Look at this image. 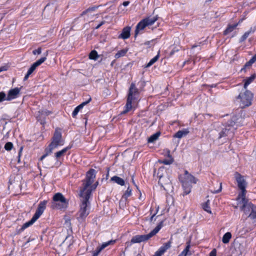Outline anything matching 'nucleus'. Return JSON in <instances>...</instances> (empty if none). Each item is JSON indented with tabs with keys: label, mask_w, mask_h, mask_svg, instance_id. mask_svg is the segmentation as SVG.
Segmentation results:
<instances>
[{
	"label": "nucleus",
	"mask_w": 256,
	"mask_h": 256,
	"mask_svg": "<svg viewBox=\"0 0 256 256\" xmlns=\"http://www.w3.org/2000/svg\"><path fill=\"white\" fill-rule=\"evenodd\" d=\"M115 242V240H110L108 242L103 243L102 246L97 248L96 250L94 252L92 256H98L99 253L107 246L110 244H112Z\"/></svg>",
	"instance_id": "nucleus-16"
},
{
	"label": "nucleus",
	"mask_w": 256,
	"mask_h": 256,
	"mask_svg": "<svg viewBox=\"0 0 256 256\" xmlns=\"http://www.w3.org/2000/svg\"><path fill=\"white\" fill-rule=\"evenodd\" d=\"M47 152H46V154H44L43 155L41 158H40V160H42L47 155L49 152V150H47Z\"/></svg>",
	"instance_id": "nucleus-57"
},
{
	"label": "nucleus",
	"mask_w": 256,
	"mask_h": 256,
	"mask_svg": "<svg viewBox=\"0 0 256 256\" xmlns=\"http://www.w3.org/2000/svg\"><path fill=\"white\" fill-rule=\"evenodd\" d=\"M128 49H123V50H122L120 51H118L116 54H115V56L114 57L116 58H120V57H122V56H124L126 54V52H128Z\"/></svg>",
	"instance_id": "nucleus-35"
},
{
	"label": "nucleus",
	"mask_w": 256,
	"mask_h": 256,
	"mask_svg": "<svg viewBox=\"0 0 256 256\" xmlns=\"http://www.w3.org/2000/svg\"><path fill=\"white\" fill-rule=\"evenodd\" d=\"M7 70V67L6 66H2L0 67V72L2 71H5Z\"/></svg>",
	"instance_id": "nucleus-53"
},
{
	"label": "nucleus",
	"mask_w": 256,
	"mask_h": 256,
	"mask_svg": "<svg viewBox=\"0 0 256 256\" xmlns=\"http://www.w3.org/2000/svg\"><path fill=\"white\" fill-rule=\"evenodd\" d=\"M236 117H233L232 119L228 122L225 128L219 133L218 138H222L228 135H232L234 130L237 128V124H236Z\"/></svg>",
	"instance_id": "nucleus-6"
},
{
	"label": "nucleus",
	"mask_w": 256,
	"mask_h": 256,
	"mask_svg": "<svg viewBox=\"0 0 256 256\" xmlns=\"http://www.w3.org/2000/svg\"><path fill=\"white\" fill-rule=\"evenodd\" d=\"M91 100V98H90L88 100L82 102L81 104L76 106L72 112V116L74 117L78 114L80 110L84 106L89 103Z\"/></svg>",
	"instance_id": "nucleus-20"
},
{
	"label": "nucleus",
	"mask_w": 256,
	"mask_h": 256,
	"mask_svg": "<svg viewBox=\"0 0 256 256\" xmlns=\"http://www.w3.org/2000/svg\"><path fill=\"white\" fill-rule=\"evenodd\" d=\"M158 20V16H154L153 17H148L143 20L146 24L148 25H152V24L156 20Z\"/></svg>",
	"instance_id": "nucleus-27"
},
{
	"label": "nucleus",
	"mask_w": 256,
	"mask_h": 256,
	"mask_svg": "<svg viewBox=\"0 0 256 256\" xmlns=\"http://www.w3.org/2000/svg\"><path fill=\"white\" fill-rule=\"evenodd\" d=\"M256 224L246 226L245 227H244L242 230H240V232L242 234H244L252 230L254 228Z\"/></svg>",
	"instance_id": "nucleus-26"
},
{
	"label": "nucleus",
	"mask_w": 256,
	"mask_h": 256,
	"mask_svg": "<svg viewBox=\"0 0 256 256\" xmlns=\"http://www.w3.org/2000/svg\"><path fill=\"white\" fill-rule=\"evenodd\" d=\"M50 114H51V112L48 110H39L36 116L38 120L42 124H44L46 122V116L49 115Z\"/></svg>",
	"instance_id": "nucleus-14"
},
{
	"label": "nucleus",
	"mask_w": 256,
	"mask_h": 256,
	"mask_svg": "<svg viewBox=\"0 0 256 256\" xmlns=\"http://www.w3.org/2000/svg\"><path fill=\"white\" fill-rule=\"evenodd\" d=\"M222 183H220L218 188L217 190H211V192H212L214 194L218 193L222 190Z\"/></svg>",
	"instance_id": "nucleus-48"
},
{
	"label": "nucleus",
	"mask_w": 256,
	"mask_h": 256,
	"mask_svg": "<svg viewBox=\"0 0 256 256\" xmlns=\"http://www.w3.org/2000/svg\"><path fill=\"white\" fill-rule=\"evenodd\" d=\"M13 147V144L11 142H8L4 146V148L6 150H10Z\"/></svg>",
	"instance_id": "nucleus-45"
},
{
	"label": "nucleus",
	"mask_w": 256,
	"mask_h": 256,
	"mask_svg": "<svg viewBox=\"0 0 256 256\" xmlns=\"http://www.w3.org/2000/svg\"><path fill=\"white\" fill-rule=\"evenodd\" d=\"M210 205V200H208L204 204H202V208L203 209L207 212H208L211 214L212 212L210 209V207L209 206Z\"/></svg>",
	"instance_id": "nucleus-38"
},
{
	"label": "nucleus",
	"mask_w": 256,
	"mask_h": 256,
	"mask_svg": "<svg viewBox=\"0 0 256 256\" xmlns=\"http://www.w3.org/2000/svg\"><path fill=\"white\" fill-rule=\"evenodd\" d=\"M96 7H92V8H89L87 9L86 11L84 12H82V14H86V13L87 12H89V11H90V10H92V11L94 10H96Z\"/></svg>",
	"instance_id": "nucleus-51"
},
{
	"label": "nucleus",
	"mask_w": 256,
	"mask_h": 256,
	"mask_svg": "<svg viewBox=\"0 0 256 256\" xmlns=\"http://www.w3.org/2000/svg\"><path fill=\"white\" fill-rule=\"evenodd\" d=\"M132 194V189L128 187L127 190L126 191L122 197L126 199L128 197H129Z\"/></svg>",
	"instance_id": "nucleus-43"
},
{
	"label": "nucleus",
	"mask_w": 256,
	"mask_h": 256,
	"mask_svg": "<svg viewBox=\"0 0 256 256\" xmlns=\"http://www.w3.org/2000/svg\"><path fill=\"white\" fill-rule=\"evenodd\" d=\"M20 88H15L10 90L8 94L6 100L10 101L16 98L20 94Z\"/></svg>",
	"instance_id": "nucleus-13"
},
{
	"label": "nucleus",
	"mask_w": 256,
	"mask_h": 256,
	"mask_svg": "<svg viewBox=\"0 0 256 256\" xmlns=\"http://www.w3.org/2000/svg\"><path fill=\"white\" fill-rule=\"evenodd\" d=\"M98 184V182H96V184L95 186H94V189H95L96 188V187L97 186V185Z\"/></svg>",
	"instance_id": "nucleus-63"
},
{
	"label": "nucleus",
	"mask_w": 256,
	"mask_h": 256,
	"mask_svg": "<svg viewBox=\"0 0 256 256\" xmlns=\"http://www.w3.org/2000/svg\"><path fill=\"white\" fill-rule=\"evenodd\" d=\"M96 178V171L94 169L90 170L86 173V178L84 180L83 188L80 190V192L85 193L86 190H92L88 188L94 182Z\"/></svg>",
	"instance_id": "nucleus-8"
},
{
	"label": "nucleus",
	"mask_w": 256,
	"mask_h": 256,
	"mask_svg": "<svg viewBox=\"0 0 256 256\" xmlns=\"http://www.w3.org/2000/svg\"><path fill=\"white\" fill-rule=\"evenodd\" d=\"M68 149H69V148L68 147H67V148H66L62 149V150H61L59 152H56L55 154V156L57 158H60V156H62L67 152V150Z\"/></svg>",
	"instance_id": "nucleus-37"
},
{
	"label": "nucleus",
	"mask_w": 256,
	"mask_h": 256,
	"mask_svg": "<svg viewBox=\"0 0 256 256\" xmlns=\"http://www.w3.org/2000/svg\"><path fill=\"white\" fill-rule=\"evenodd\" d=\"M156 215V214H152V216L150 218V222H152L153 220H154V221L156 220V218H155Z\"/></svg>",
	"instance_id": "nucleus-54"
},
{
	"label": "nucleus",
	"mask_w": 256,
	"mask_h": 256,
	"mask_svg": "<svg viewBox=\"0 0 256 256\" xmlns=\"http://www.w3.org/2000/svg\"><path fill=\"white\" fill-rule=\"evenodd\" d=\"M256 76L254 74L246 80L245 83L244 84V90H246L247 86L254 80Z\"/></svg>",
	"instance_id": "nucleus-36"
},
{
	"label": "nucleus",
	"mask_w": 256,
	"mask_h": 256,
	"mask_svg": "<svg viewBox=\"0 0 256 256\" xmlns=\"http://www.w3.org/2000/svg\"><path fill=\"white\" fill-rule=\"evenodd\" d=\"M232 238V234L230 232L226 233L222 238V242L224 244H228Z\"/></svg>",
	"instance_id": "nucleus-30"
},
{
	"label": "nucleus",
	"mask_w": 256,
	"mask_h": 256,
	"mask_svg": "<svg viewBox=\"0 0 256 256\" xmlns=\"http://www.w3.org/2000/svg\"><path fill=\"white\" fill-rule=\"evenodd\" d=\"M189 132V131L188 130H178L176 133L175 134L174 137L177 138H181L184 136H186Z\"/></svg>",
	"instance_id": "nucleus-24"
},
{
	"label": "nucleus",
	"mask_w": 256,
	"mask_h": 256,
	"mask_svg": "<svg viewBox=\"0 0 256 256\" xmlns=\"http://www.w3.org/2000/svg\"><path fill=\"white\" fill-rule=\"evenodd\" d=\"M239 248H240V247H242V248L240 249V253L242 254V252H244V248L243 246L240 244H239Z\"/></svg>",
	"instance_id": "nucleus-56"
},
{
	"label": "nucleus",
	"mask_w": 256,
	"mask_h": 256,
	"mask_svg": "<svg viewBox=\"0 0 256 256\" xmlns=\"http://www.w3.org/2000/svg\"><path fill=\"white\" fill-rule=\"evenodd\" d=\"M6 98L7 96L6 94L3 92H0V102L4 100H6Z\"/></svg>",
	"instance_id": "nucleus-46"
},
{
	"label": "nucleus",
	"mask_w": 256,
	"mask_h": 256,
	"mask_svg": "<svg viewBox=\"0 0 256 256\" xmlns=\"http://www.w3.org/2000/svg\"><path fill=\"white\" fill-rule=\"evenodd\" d=\"M31 74H28V72H27V74H26V75L25 76L24 78V80H28V78L29 76Z\"/></svg>",
	"instance_id": "nucleus-59"
},
{
	"label": "nucleus",
	"mask_w": 256,
	"mask_h": 256,
	"mask_svg": "<svg viewBox=\"0 0 256 256\" xmlns=\"http://www.w3.org/2000/svg\"><path fill=\"white\" fill-rule=\"evenodd\" d=\"M256 62V57L255 58L254 56L244 66V68L242 69V71L244 70L246 68H250L252 64Z\"/></svg>",
	"instance_id": "nucleus-29"
},
{
	"label": "nucleus",
	"mask_w": 256,
	"mask_h": 256,
	"mask_svg": "<svg viewBox=\"0 0 256 256\" xmlns=\"http://www.w3.org/2000/svg\"><path fill=\"white\" fill-rule=\"evenodd\" d=\"M198 180L192 174H190L187 170H185L184 180H182L184 192L182 196H184L191 192L192 186L190 183L196 184Z\"/></svg>",
	"instance_id": "nucleus-2"
},
{
	"label": "nucleus",
	"mask_w": 256,
	"mask_h": 256,
	"mask_svg": "<svg viewBox=\"0 0 256 256\" xmlns=\"http://www.w3.org/2000/svg\"><path fill=\"white\" fill-rule=\"evenodd\" d=\"M160 132H156V133L152 135L148 138V142H154L156 140H158V137L160 136Z\"/></svg>",
	"instance_id": "nucleus-31"
},
{
	"label": "nucleus",
	"mask_w": 256,
	"mask_h": 256,
	"mask_svg": "<svg viewBox=\"0 0 256 256\" xmlns=\"http://www.w3.org/2000/svg\"><path fill=\"white\" fill-rule=\"evenodd\" d=\"M72 238L70 236H68L66 238L65 240L63 241L60 246L68 247L71 245L72 242H70Z\"/></svg>",
	"instance_id": "nucleus-32"
},
{
	"label": "nucleus",
	"mask_w": 256,
	"mask_h": 256,
	"mask_svg": "<svg viewBox=\"0 0 256 256\" xmlns=\"http://www.w3.org/2000/svg\"><path fill=\"white\" fill-rule=\"evenodd\" d=\"M53 203L52 206L54 208L64 209L67 206L66 199L61 193H56L53 197Z\"/></svg>",
	"instance_id": "nucleus-7"
},
{
	"label": "nucleus",
	"mask_w": 256,
	"mask_h": 256,
	"mask_svg": "<svg viewBox=\"0 0 256 256\" xmlns=\"http://www.w3.org/2000/svg\"><path fill=\"white\" fill-rule=\"evenodd\" d=\"M167 155H168V158H170V159H171V158H172V156L170 155V150H167Z\"/></svg>",
	"instance_id": "nucleus-60"
},
{
	"label": "nucleus",
	"mask_w": 256,
	"mask_h": 256,
	"mask_svg": "<svg viewBox=\"0 0 256 256\" xmlns=\"http://www.w3.org/2000/svg\"><path fill=\"white\" fill-rule=\"evenodd\" d=\"M138 93V89L136 88L135 84L132 83L129 89V92L128 98L134 99Z\"/></svg>",
	"instance_id": "nucleus-17"
},
{
	"label": "nucleus",
	"mask_w": 256,
	"mask_h": 256,
	"mask_svg": "<svg viewBox=\"0 0 256 256\" xmlns=\"http://www.w3.org/2000/svg\"><path fill=\"white\" fill-rule=\"evenodd\" d=\"M133 98H127V102L126 105V110L122 112V114H124L128 112V111H130L132 108V100H133Z\"/></svg>",
	"instance_id": "nucleus-23"
},
{
	"label": "nucleus",
	"mask_w": 256,
	"mask_h": 256,
	"mask_svg": "<svg viewBox=\"0 0 256 256\" xmlns=\"http://www.w3.org/2000/svg\"><path fill=\"white\" fill-rule=\"evenodd\" d=\"M234 177L238 183V188L240 189L246 188V182L243 176L238 172H235Z\"/></svg>",
	"instance_id": "nucleus-11"
},
{
	"label": "nucleus",
	"mask_w": 256,
	"mask_h": 256,
	"mask_svg": "<svg viewBox=\"0 0 256 256\" xmlns=\"http://www.w3.org/2000/svg\"><path fill=\"white\" fill-rule=\"evenodd\" d=\"M158 162H160L161 164L168 165V164H170L173 162L174 159H173V158H171V159L169 158L168 160H158Z\"/></svg>",
	"instance_id": "nucleus-42"
},
{
	"label": "nucleus",
	"mask_w": 256,
	"mask_h": 256,
	"mask_svg": "<svg viewBox=\"0 0 256 256\" xmlns=\"http://www.w3.org/2000/svg\"><path fill=\"white\" fill-rule=\"evenodd\" d=\"M210 256H216V250L214 249L210 253Z\"/></svg>",
	"instance_id": "nucleus-52"
},
{
	"label": "nucleus",
	"mask_w": 256,
	"mask_h": 256,
	"mask_svg": "<svg viewBox=\"0 0 256 256\" xmlns=\"http://www.w3.org/2000/svg\"><path fill=\"white\" fill-rule=\"evenodd\" d=\"M162 223L163 222H161L154 230L147 234L136 235L133 236L131 240V242L133 244L140 243L148 240L159 232L162 226Z\"/></svg>",
	"instance_id": "nucleus-3"
},
{
	"label": "nucleus",
	"mask_w": 256,
	"mask_h": 256,
	"mask_svg": "<svg viewBox=\"0 0 256 256\" xmlns=\"http://www.w3.org/2000/svg\"><path fill=\"white\" fill-rule=\"evenodd\" d=\"M150 41H148L144 43V44H149Z\"/></svg>",
	"instance_id": "nucleus-61"
},
{
	"label": "nucleus",
	"mask_w": 256,
	"mask_h": 256,
	"mask_svg": "<svg viewBox=\"0 0 256 256\" xmlns=\"http://www.w3.org/2000/svg\"><path fill=\"white\" fill-rule=\"evenodd\" d=\"M242 21V19H241L239 20L238 23L234 24V25H228V28H226V30L224 32V34L226 35L232 32L238 25L239 24H240Z\"/></svg>",
	"instance_id": "nucleus-22"
},
{
	"label": "nucleus",
	"mask_w": 256,
	"mask_h": 256,
	"mask_svg": "<svg viewBox=\"0 0 256 256\" xmlns=\"http://www.w3.org/2000/svg\"><path fill=\"white\" fill-rule=\"evenodd\" d=\"M36 68L37 67L33 64L28 71V74H32Z\"/></svg>",
	"instance_id": "nucleus-47"
},
{
	"label": "nucleus",
	"mask_w": 256,
	"mask_h": 256,
	"mask_svg": "<svg viewBox=\"0 0 256 256\" xmlns=\"http://www.w3.org/2000/svg\"><path fill=\"white\" fill-rule=\"evenodd\" d=\"M91 194V190H86L85 193L80 192V196L82 198L80 204L78 220L80 222H82L90 213V204L88 201Z\"/></svg>",
	"instance_id": "nucleus-1"
},
{
	"label": "nucleus",
	"mask_w": 256,
	"mask_h": 256,
	"mask_svg": "<svg viewBox=\"0 0 256 256\" xmlns=\"http://www.w3.org/2000/svg\"><path fill=\"white\" fill-rule=\"evenodd\" d=\"M241 192L239 194L238 198V200H240L242 204V207H244L246 205H250L251 203H249L248 202V200L246 198V188L240 189Z\"/></svg>",
	"instance_id": "nucleus-15"
},
{
	"label": "nucleus",
	"mask_w": 256,
	"mask_h": 256,
	"mask_svg": "<svg viewBox=\"0 0 256 256\" xmlns=\"http://www.w3.org/2000/svg\"><path fill=\"white\" fill-rule=\"evenodd\" d=\"M46 57H42L40 60H38L36 62L34 63V64L38 67V66H40L42 63H43L46 60Z\"/></svg>",
	"instance_id": "nucleus-44"
},
{
	"label": "nucleus",
	"mask_w": 256,
	"mask_h": 256,
	"mask_svg": "<svg viewBox=\"0 0 256 256\" xmlns=\"http://www.w3.org/2000/svg\"><path fill=\"white\" fill-rule=\"evenodd\" d=\"M142 20L137 24L134 34L135 38L138 36L140 30H144L148 26Z\"/></svg>",
	"instance_id": "nucleus-21"
},
{
	"label": "nucleus",
	"mask_w": 256,
	"mask_h": 256,
	"mask_svg": "<svg viewBox=\"0 0 256 256\" xmlns=\"http://www.w3.org/2000/svg\"><path fill=\"white\" fill-rule=\"evenodd\" d=\"M105 23V21H102L100 24H98L96 28V29L99 28L102 25Z\"/></svg>",
	"instance_id": "nucleus-55"
},
{
	"label": "nucleus",
	"mask_w": 256,
	"mask_h": 256,
	"mask_svg": "<svg viewBox=\"0 0 256 256\" xmlns=\"http://www.w3.org/2000/svg\"><path fill=\"white\" fill-rule=\"evenodd\" d=\"M42 52L41 48H38L37 50H35L33 51V54H40Z\"/></svg>",
	"instance_id": "nucleus-50"
},
{
	"label": "nucleus",
	"mask_w": 256,
	"mask_h": 256,
	"mask_svg": "<svg viewBox=\"0 0 256 256\" xmlns=\"http://www.w3.org/2000/svg\"><path fill=\"white\" fill-rule=\"evenodd\" d=\"M190 245L188 244L185 249L179 254L178 256H186L190 250Z\"/></svg>",
	"instance_id": "nucleus-41"
},
{
	"label": "nucleus",
	"mask_w": 256,
	"mask_h": 256,
	"mask_svg": "<svg viewBox=\"0 0 256 256\" xmlns=\"http://www.w3.org/2000/svg\"><path fill=\"white\" fill-rule=\"evenodd\" d=\"M241 210L248 216V218L252 220L253 223L256 222V206L251 204L242 207Z\"/></svg>",
	"instance_id": "nucleus-10"
},
{
	"label": "nucleus",
	"mask_w": 256,
	"mask_h": 256,
	"mask_svg": "<svg viewBox=\"0 0 256 256\" xmlns=\"http://www.w3.org/2000/svg\"><path fill=\"white\" fill-rule=\"evenodd\" d=\"M159 208H159V206H157V208H156V214H157V212H158V210H159Z\"/></svg>",
	"instance_id": "nucleus-62"
},
{
	"label": "nucleus",
	"mask_w": 256,
	"mask_h": 256,
	"mask_svg": "<svg viewBox=\"0 0 256 256\" xmlns=\"http://www.w3.org/2000/svg\"><path fill=\"white\" fill-rule=\"evenodd\" d=\"M64 144V140L62 139L60 130L56 128L52 138V142L49 145V152L58 148V146H62Z\"/></svg>",
	"instance_id": "nucleus-4"
},
{
	"label": "nucleus",
	"mask_w": 256,
	"mask_h": 256,
	"mask_svg": "<svg viewBox=\"0 0 256 256\" xmlns=\"http://www.w3.org/2000/svg\"><path fill=\"white\" fill-rule=\"evenodd\" d=\"M153 256H160V255H158V254H155Z\"/></svg>",
	"instance_id": "nucleus-64"
},
{
	"label": "nucleus",
	"mask_w": 256,
	"mask_h": 256,
	"mask_svg": "<svg viewBox=\"0 0 256 256\" xmlns=\"http://www.w3.org/2000/svg\"><path fill=\"white\" fill-rule=\"evenodd\" d=\"M130 4L129 1H125L122 3V5L124 6H128Z\"/></svg>",
	"instance_id": "nucleus-58"
},
{
	"label": "nucleus",
	"mask_w": 256,
	"mask_h": 256,
	"mask_svg": "<svg viewBox=\"0 0 256 256\" xmlns=\"http://www.w3.org/2000/svg\"><path fill=\"white\" fill-rule=\"evenodd\" d=\"M166 172L164 167L160 168L158 170V175L159 177V184L166 190H169L172 188L171 180L168 176L162 175V172Z\"/></svg>",
	"instance_id": "nucleus-5"
},
{
	"label": "nucleus",
	"mask_w": 256,
	"mask_h": 256,
	"mask_svg": "<svg viewBox=\"0 0 256 256\" xmlns=\"http://www.w3.org/2000/svg\"><path fill=\"white\" fill-rule=\"evenodd\" d=\"M28 244L30 246H34L37 244V240L34 238H29L22 246L26 247Z\"/></svg>",
	"instance_id": "nucleus-25"
},
{
	"label": "nucleus",
	"mask_w": 256,
	"mask_h": 256,
	"mask_svg": "<svg viewBox=\"0 0 256 256\" xmlns=\"http://www.w3.org/2000/svg\"><path fill=\"white\" fill-rule=\"evenodd\" d=\"M254 32V30H252V28H250V30L246 32L241 37L240 40V42H242L244 41L246 39V38L249 36L250 34L252 32Z\"/></svg>",
	"instance_id": "nucleus-39"
},
{
	"label": "nucleus",
	"mask_w": 256,
	"mask_h": 256,
	"mask_svg": "<svg viewBox=\"0 0 256 256\" xmlns=\"http://www.w3.org/2000/svg\"><path fill=\"white\" fill-rule=\"evenodd\" d=\"M171 242L169 241L166 243H165L162 246H161L158 251H157L155 254H158L160 256H162V255L168 248H170L171 246Z\"/></svg>",
	"instance_id": "nucleus-18"
},
{
	"label": "nucleus",
	"mask_w": 256,
	"mask_h": 256,
	"mask_svg": "<svg viewBox=\"0 0 256 256\" xmlns=\"http://www.w3.org/2000/svg\"><path fill=\"white\" fill-rule=\"evenodd\" d=\"M47 203L46 200H44L42 202H40L38 204V208L34 215V217L36 220H38L40 216L42 214L44 210L46 208V206Z\"/></svg>",
	"instance_id": "nucleus-12"
},
{
	"label": "nucleus",
	"mask_w": 256,
	"mask_h": 256,
	"mask_svg": "<svg viewBox=\"0 0 256 256\" xmlns=\"http://www.w3.org/2000/svg\"><path fill=\"white\" fill-rule=\"evenodd\" d=\"M36 220H36V218H34V216H32V219L30 221H28V222H26L25 224H23V226H22V227L21 228V230H23L25 229L26 228L28 227L29 226H31Z\"/></svg>",
	"instance_id": "nucleus-33"
},
{
	"label": "nucleus",
	"mask_w": 256,
	"mask_h": 256,
	"mask_svg": "<svg viewBox=\"0 0 256 256\" xmlns=\"http://www.w3.org/2000/svg\"><path fill=\"white\" fill-rule=\"evenodd\" d=\"M160 57V52H158V54L154 56L153 58H152L149 62L145 66V68H148L152 66L154 63H155L158 59Z\"/></svg>",
	"instance_id": "nucleus-34"
},
{
	"label": "nucleus",
	"mask_w": 256,
	"mask_h": 256,
	"mask_svg": "<svg viewBox=\"0 0 256 256\" xmlns=\"http://www.w3.org/2000/svg\"><path fill=\"white\" fill-rule=\"evenodd\" d=\"M98 53L96 50H92L89 54V58L92 60H96L98 58Z\"/></svg>",
	"instance_id": "nucleus-40"
},
{
	"label": "nucleus",
	"mask_w": 256,
	"mask_h": 256,
	"mask_svg": "<svg viewBox=\"0 0 256 256\" xmlns=\"http://www.w3.org/2000/svg\"><path fill=\"white\" fill-rule=\"evenodd\" d=\"M252 98V94L250 92L245 90L244 93L241 92L238 96V98L240 100L241 106H248L251 104V101Z\"/></svg>",
	"instance_id": "nucleus-9"
},
{
	"label": "nucleus",
	"mask_w": 256,
	"mask_h": 256,
	"mask_svg": "<svg viewBox=\"0 0 256 256\" xmlns=\"http://www.w3.org/2000/svg\"><path fill=\"white\" fill-rule=\"evenodd\" d=\"M130 28L126 26L122 30V34L118 36L124 40L128 38L130 36Z\"/></svg>",
	"instance_id": "nucleus-19"
},
{
	"label": "nucleus",
	"mask_w": 256,
	"mask_h": 256,
	"mask_svg": "<svg viewBox=\"0 0 256 256\" xmlns=\"http://www.w3.org/2000/svg\"><path fill=\"white\" fill-rule=\"evenodd\" d=\"M22 150H23V147L21 146L20 148L19 152H18V163H20V155L22 152Z\"/></svg>",
	"instance_id": "nucleus-49"
},
{
	"label": "nucleus",
	"mask_w": 256,
	"mask_h": 256,
	"mask_svg": "<svg viewBox=\"0 0 256 256\" xmlns=\"http://www.w3.org/2000/svg\"><path fill=\"white\" fill-rule=\"evenodd\" d=\"M110 180L120 186H124V180L118 176H114L111 178Z\"/></svg>",
	"instance_id": "nucleus-28"
}]
</instances>
